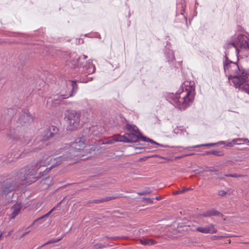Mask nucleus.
<instances>
[{
    "mask_svg": "<svg viewBox=\"0 0 249 249\" xmlns=\"http://www.w3.org/2000/svg\"><path fill=\"white\" fill-rule=\"evenodd\" d=\"M85 135L82 138L77 139L71 145H67L65 147L64 152L62 156L53 158L47 155L42 157V159L36 163H34L30 167H25L20 170L18 173L15 180L12 181L11 179H7L3 187V192L8 194L12 191L16 187V184L20 181H26L27 183H31L36 181V173L37 170L42 166L51 164L44 171V175L52 168L59 165L62 160H69L74 157H81L88 152V144L84 142ZM44 175V174H43Z\"/></svg>",
    "mask_w": 249,
    "mask_h": 249,
    "instance_id": "1",
    "label": "nucleus"
},
{
    "mask_svg": "<svg viewBox=\"0 0 249 249\" xmlns=\"http://www.w3.org/2000/svg\"><path fill=\"white\" fill-rule=\"evenodd\" d=\"M225 57L223 67L230 84L249 95V84H246L249 80L248 71L238 63L229 59L226 55Z\"/></svg>",
    "mask_w": 249,
    "mask_h": 249,
    "instance_id": "2",
    "label": "nucleus"
},
{
    "mask_svg": "<svg viewBox=\"0 0 249 249\" xmlns=\"http://www.w3.org/2000/svg\"><path fill=\"white\" fill-rule=\"evenodd\" d=\"M196 95L195 83L193 81H185L177 92H168L164 94L165 98L175 107L184 110L193 103Z\"/></svg>",
    "mask_w": 249,
    "mask_h": 249,
    "instance_id": "3",
    "label": "nucleus"
},
{
    "mask_svg": "<svg viewBox=\"0 0 249 249\" xmlns=\"http://www.w3.org/2000/svg\"><path fill=\"white\" fill-rule=\"evenodd\" d=\"M87 58V56L85 55L77 56V54L73 53L70 54V59L67 61H69L71 66L73 67H82V76L84 77L93 73L95 71V67L92 64V61L90 60L86 61Z\"/></svg>",
    "mask_w": 249,
    "mask_h": 249,
    "instance_id": "4",
    "label": "nucleus"
},
{
    "mask_svg": "<svg viewBox=\"0 0 249 249\" xmlns=\"http://www.w3.org/2000/svg\"><path fill=\"white\" fill-rule=\"evenodd\" d=\"M67 85L70 88H71V91L67 92L66 94H60L56 95L53 98H49L47 101V105L49 107H56L61 104L62 99L73 96L77 92L78 86L75 81L69 80L67 82Z\"/></svg>",
    "mask_w": 249,
    "mask_h": 249,
    "instance_id": "5",
    "label": "nucleus"
},
{
    "mask_svg": "<svg viewBox=\"0 0 249 249\" xmlns=\"http://www.w3.org/2000/svg\"><path fill=\"white\" fill-rule=\"evenodd\" d=\"M65 118L67 123V130H75L82 126L81 115L78 112L73 110L68 111L65 113Z\"/></svg>",
    "mask_w": 249,
    "mask_h": 249,
    "instance_id": "6",
    "label": "nucleus"
},
{
    "mask_svg": "<svg viewBox=\"0 0 249 249\" xmlns=\"http://www.w3.org/2000/svg\"><path fill=\"white\" fill-rule=\"evenodd\" d=\"M235 41L230 43L236 48L237 56L242 54L244 51H249V38L247 35L238 34Z\"/></svg>",
    "mask_w": 249,
    "mask_h": 249,
    "instance_id": "7",
    "label": "nucleus"
},
{
    "mask_svg": "<svg viewBox=\"0 0 249 249\" xmlns=\"http://www.w3.org/2000/svg\"><path fill=\"white\" fill-rule=\"evenodd\" d=\"M7 135L12 140L19 141L23 144L29 143L31 140V136L23 131V129L19 126L11 128Z\"/></svg>",
    "mask_w": 249,
    "mask_h": 249,
    "instance_id": "8",
    "label": "nucleus"
},
{
    "mask_svg": "<svg viewBox=\"0 0 249 249\" xmlns=\"http://www.w3.org/2000/svg\"><path fill=\"white\" fill-rule=\"evenodd\" d=\"M58 128L53 125L50 126L46 129L37 138L36 142L35 141V145L39 144L37 147L34 149L35 151L41 149L44 146V145L42 144L43 142L53 137L58 133Z\"/></svg>",
    "mask_w": 249,
    "mask_h": 249,
    "instance_id": "9",
    "label": "nucleus"
},
{
    "mask_svg": "<svg viewBox=\"0 0 249 249\" xmlns=\"http://www.w3.org/2000/svg\"><path fill=\"white\" fill-rule=\"evenodd\" d=\"M104 128L100 125L92 126L89 129L87 128L84 130V133L85 136L88 134V136L91 137H100L103 134Z\"/></svg>",
    "mask_w": 249,
    "mask_h": 249,
    "instance_id": "10",
    "label": "nucleus"
},
{
    "mask_svg": "<svg viewBox=\"0 0 249 249\" xmlns=\"http://www.w3.org/2000/svg\"><path fill=\"white\" fill-rule=\"evenodd\" d=\"M138 134H135L134 133H126L123 136H120V142H136L139 140H141V136H142L140 132L138 133Z\"/></svg>",
    "mask_w": 249,
    "mask_h": 249,
    "instance_id": "11",
    "label": "nucleus"
},
{
    "mask_svg": "<svg viewBox=\"0 0 249 249\" xmlns=\"http://www.w3.org/2000/svg\"><path fill=\"white\" fill-rule=\"evenodd\" d=\"M33 121V117L28 110L25 109L23 110L21 114L18 119V123L21 125L27 123L29 124Z\"/></svg>",
    "mask_w": 249,
    "mask_h": 249,
    "instance_id": "12",
    "label": "nucleus"
},
{
    "mask_svg": "<svg viewBox=\"0 0 249 249\" xmlns=\"http://www.w3.org/2000/svg\"><path fill=\"white\" fill-rule=\"evenodd\" d=\"M194 231L205 234H213L216 233L217 231V229L215 228L214 225L213 224L205 227H198L196 228Z\"/></svg>",
    "mask_w": 249,
    "mask_h": 249,
    "instance_id": "13",
    "label": "nucleus"
},
{
    "mask_svg": "<svg viewBox=\"0 0 249 249\" xmlns=\"http://www.w3.org/2000/svg\"><path fill=\"white\" fill-rule=\"evenodd\" d=\"M164 52L166 60L169 62V63H173L176 60L173 51L169 48H166Z\"/></svg>",
    "mask_w": 249,
    "mask_h": 249,
    "instance_id": "14",
    "label": "nucleus"
},
{
    "mask_svg": "<svg viewBox=\"0 0 249 249\" xmlns=\"http://www.w3.org/2000/svg\"><path fill=\"white\" fill-rule=\"evenodd\" d=\"M21 208L22 206L20 203H17L14 205L11 208L12 211L11 218L13 219L15 218L20 212Z\"/></svg>",
    "mask_w": 249,
    "mask_h": 249,
    "instance_id": "15",
    "label": "nucleus"
},
{
    "mask_svg": "<svg viewBox=\"0 0 249 249\" xmlns=\"http://www.w3.org/2000/svg\"><path fill=\"white\" fill-rule=\"evenodd\" d=\"M201 215L204 217H210L212 216L221 215V213L215 209H211L203 213Z\"/></svg>",
    "mask_w": 249,
    "mask_h": 249,
    "instance_id": "16",
    "label": "nucleus"
},
{
    "mask_svg": "<svg viewBox=\"0 0 249 249\" xmlns=\"http://www.w3.org/2000/svg\"><path fill=\"white\" fill-rule=\"evenodd\" d=\"M140 242L142 245L151 246L155 244L157 242L153 239L142 237L140 239Z\"/></svg>",
    "mask_w": 249,
    "mask_h": 249,
    "instance_id": "17",
    "label": "nucleus"
},
{
    "mask_svg": "<svg viewBox=\"0 0 249 249\" xmlns=\"http://www.w3.org/2000/svg\"><path fill=\"white\" fill-rule=\"evenodd\" d=\"M141 140L143 142H149L151 144H155L156 145H159V146H161L163 147H168V146H167V145H164L162 144H160L155 142L154 140H153L151 139H149L148 138H147L146 137L144 136H141Z\"/></svg>",
    "mask_w": 249,
    "mask_h": 249,
    "instance_id": "18",
    "label": "nucleus"
},
{
    "mask_svg": "<svg viewBox=\"0 0 249 249\" xmlns=\"http://www.w3.org/2000/svg\"><path fill=\"white\" fill-rule=\"evenodd\" d=\"M217 144H218L217 143H205V144H200L197 145H193L192 146H188L187 147H182L183 148H186V149H194L195 148H197V147H200L202 146H213L216 145Z\"/></svg>",
    "mask_w": 249,
    "mask_h": 249,
    "instance_id": "19",
    "label": "nucleus"
},
{
    "mask_svg": "<svg viewBox=\"0 0 249 249\" xmlns=\"http://www.w3.org/2000/svg\"><path fill=\"white\" fill-rule=\"evenodd\" d=\"M186 7V4H185V0H181L180 3L177 4V7L178 8H180V14L183 16L184 18H185V20H186V18L184 16V9Z\"/></svg>",
    "mask_w": 249,
    "mask_h": 249,
    "instance_id": "20",
    "label": "nucleus"
},
{
    "mask_svg": "<svg viewBox=\"0 0 249 249\" xmlns=\"http://www.w3.org/2000/svg\"><path fill=\"white\" fill-rule=\"evenodd\" d=\"M233 142H234V144L240 145L244 144L246 142H249V141L247 139H242V138H236L233 139Z\"/></svg>",
    "mask_w": 249,
    "mask_h": 249,
    "instance_id": "21",
    "label": "nucleus"
},
{
    "mask_svg": "<svg viewBox=\"0 0 249 249\" xmlns=\"http://www.w3.org/2000/svg\"><path fill=\"white\" fill-rule=\"evenodd\" d=\"M126 128L129 131H133L134 132L139 133V132H140L138 127L133 124H127L126 125Z\"/></svg>",
    "mask_w": 249,
    "mask_h": 249,
    "instance_id": "22",
    "label": "nucleus"
},
{
    "mask_svg": "<svg viewBox=\"0 0 249 249\" xmlns=\"http://www.w3.org/2000/svg\"><path fill=\"white\" fill-rule=\"evenodd\" d=\"M217 143L218 144H223L225 145V146L227 147H232L234 145L233 140L231 141H219L217 142Z\"/></svg>",
    "mask_w": 249,
    "mask_h": 249,
    "instance_id": "23",
    "label": "nucleus"
},
{
    "mask_svg": "<svg viewBox=\"0 0 249 249\" xmlns=\"http://www.w3.org/2000/svg\"><path fill=\"white\" fill-rule=\"evenodd\" d=\"M111 199H112L111 197H106L105 198H103L102 199H95L93 201V202H94L95 203H102V202H104L105 201H107L108 200H110Z\"/></svg>",
    "mask_w": 249,
    "mask_h": 249,
    "instance_id": "24",
    "label": "nucleus"
},
{
    "mask_svg": "<svg viewBox=\"0 0 249 249\" xmlns=\"http://www.w3.org/2000/svg\"><path fill=\"white\" fill-rule=\"evenodd\" d=\"M120 142V137L117 138H114V139H111L109 140H107L106 142H103V144H110L113 143V142Z\"/></svg>",
    "mask_w": 249,
    "mask_h": 249,
    "instance_id": "25",
    "label": "nucleus"
},
{
    "mask_svg": "<svg viewBox=\"0 0 249 249\" xmlns=\"http://www.w3.org/2000/svg\"><path fill=\"white\" fill-rule=\"evenodd\" d=\"M224 176L225 177H232V178H239V177H242L244 176L243 175L237 174H225Z\"/></svg>",
    "mask_w": 249,
    "mask_h": 249,
    "instance_id": "26",
    "label": "nucleus"
},
{
    "mask_svg": "<svg viewBox=\"0 0 249 249\" xmlns=\"http://www.w3.org/2000/svg\"><path fill=\"white\" fill-rule=\"evenodd\" d=\"M92 78L91 77H87L86 78H83V79L81 80V82L82 83H87L89 81L92 80Z\"/></svg>",
    "mask_w": 249,
    "mask_h": 249,
    "instance_id": "27",
    "label": "nucleus"
},
{
    "mask_svg": "<svg viewBox=\"0 0 249 249\" xmlns=\"http://www.w3.org/2000/svg\"><path fill=\"white\" fill-rule=\"evenodd\" d=\"M227 194V192L224 190H220L218 192V195L220 196H223Z\"/></svg>",
    "mask_w": 249,
    "mask_h": 249,
    "instance_id": "28",
    "label": "nucleus"
},
{
    "mask_svg": "<svg viewBox=\"0 0 249 249\" xmlns=\"http://www.w3.org/2000/svg\"><path fill=\"white\" fill-rule=\"evenodd\" d=\"M212 154L217 156H221L222 155L221 152L217 151H212Z\"/></svg>",
    "mask_w": 249,
    "mask_h": 249,
    "instance_id": "29",
    "label": "nucleus"
},
{
    "mask_svg": "<svg viewBox=\"0 0 249 249\" xmlns=\"http://www.w3.org/2000/svg\"><path fill=\"white\" fill-rule=\"evenodd\" d=\"M56 208V207H54L50 211H49L47 213L45 214V216H46V217H48L49 215H50L51 213L54 211Z\"/></svg>",
    "mask_w": 249,
    "mask_h": 249,
    "instance_id": "30",
    "label": "nucleus"
},
{
    "mask_svg": "<svg viewBox=\"0 0 249 249\" xmlns=\"http://www.w3.org/2000/svg\"><path fill=\"white\" fill-rule=\"evenodd\" d=\"M178 148L180 149L179 151L182 152L183 150L186 149V148H183L182 147H184L183 146H172V148ZM188 150H191L192 149H188Z\"/></svg>",
    "mask_w": 249,
    "mask_h": 249,
    "instance_id": "31",
    "label": "nucleus"
},
{
    "mask_svg": "<svg viewBox=\"0 0 249 249\" xmlns=\"http://www.w3.org/2000/svg\"><path fill=\"white\" fill-rule=\"evenodd\" d=\"M45 217H46V216H45V214L42 215V216L40 217L39 218L36 219V220H35L33 223V224H35L36 222H37L38 221H39V220L41 219H43Z\"/></svg>",
    "mask_w": 249,
    "mask_h": 249,
    "instance_id": "32",
    "label": "nucleus"
},
{
    "mask_svg": "<svg viewBox=\"0 0 249 249\" xmlns=\"http://www.w3.org/2000/svg\"><path fill=\"white\" fill-rule=\"evenodd\" d=\"M146 202L148 203H149V204H152L153 202V201L152 199H151V198H144Z\"/></svg>",
    "mask_w": 249,
    "mask_h": 249,
    "instance_id": "33",
    "label": "nucleus"
},
{
    "mask_svg": "<svg viewBox=\"0 0 249 249\" xmlns=\"http://www.w3.org/2000/svg\"><path fill=\"white\" fill-rule=\"evenodd\" d=\"M8 113H10V115L14 113V110L12 108H9L8 109Z\"/></svg>",
    "mask_w": 249,
    "mask_h": 249,
    "instance_id": "34",
    "label": "nucleus"
},
{
    "mask_svg": "<svg viewBox=\"0 0 249 249\" xmlns=\"http://www.w3.org/2000/svg\"><path fill=\"white\" fill-rule=\"evenodd\" d=\"M149 193H150V191H143V192H140L139 193V194L141 195H144V194H148Z\"/></svg>",
    "mask_w": 249,
    "mask_h": 249,
    "instance_id": "35",
    "label": "nucleus"
},
{
    "mask_svg": "<svg viewBox=\"0 0 249 249\" xmlns=\"http://www.w3.org/2000/svg\"><path fill=\"white\" fill-rule=\"evenodd\" d=\"M194 154H195L194 153H191V154H185V155L181 156V157H184L192 156V155H194Z\"/></svg>",
    "mask_w": 249,
    "mask_h": 249,
    "instance_id": "36",
    "label": "nucleus"
},
{
    "mask_svg": "<svg viewBox=\"0 0 249 249\" xmlns=\"http://www.w3.org/2000/svg\"><path fill=\"white\" fill-rule=\"evenodd\" d=\"M189 189H190L189 188L183 189L182 190H179V193H182L184 192L185 191H186V190H188Z\"/></svg>",
    "mask_w": 249,
    "mask_h": 249,
    "instance_id": "37",
    "label": "nucleus"
},
{
    "mask_svg": "<svg viewBox=\"0 0 249 249\" xmlns=\"http://www.w3.org/2000/svg\"><path fill=\"white\" fill-rule=\"evenodd\" d=\"M212 151H207V152H206L204 154L210 155V154H212Z\"/></svg>",
    "mask_w": 249,
    "mask_h": 249,
    "instance_id": "38",
    "label": "nucleus"
},
{
    "mask_svg": "<svg viewBox=\"0 0 249 249\" xmlns=\"http://www.w3.org/2000/svg\"><path fill=\"white\" fill-rule=\"evenodd\" d=\"M56 242L55 241H49L47 243H46L45 244H50V243H54Z\"/></svg>",
    "mask_w": 249,
    "mask_h": 249,
    "instance_id": "39",
    "label": "nucleus"
},
{
    "mask_svg": "<svg viewBox=\"0 0 249 249\" xmlns=\"http://www.w3.org/2000/svg\"><path fill=\"white\" fill-rule=\"evenodd\" d=\"M206 171H210V172H213L214 170L213 169H209L206 170Z\"/></svg>",
    "mask_w": 249,
    "mask_h": 249,
    "instance_id": "40",
    "label": "nucleus"
},
{
    "mask_svg": "<svg viewBox=\"0 0 249 249\" xmlns=\"http://www.w3.org/2000/svg\"><path fill=\"white\" fill-rule=\"evenodd\" d=\"M157 200H160V197H159V196H157L156 198H155Z\"/></svg>",
    "mask_w": 249,
    "mask_h": 249,
    "instance_id": "41",
    "label": "nucleus"
},
{
    "mask_svg": "<svg viewBox=\"0 0 249 249\" xmlns=\"http://www.w3.org/2000/svg\"><path fill=\"white\" fill-rule=\"evenodd\" d=\"M181 193H179V191H177V192L175 193V194H181Z\"/></svg>",
    "mask_w": 249,
    "mask_h": 249,
    "instance_id": "42",
    "label": "nucleus"
},
{
    "mask_svg": "<svg viewBox=\"0 0 249 249\" xmlns=\"http://www.w3.org/2000/svg\"><path fill=\"white\" fill-rule=\"evenodd\" d=\"M28 231H27V232H26L24 233L23 234V236H25V235H26V234H27V233H28Z\"/></svg>",
    "mask_w": 249,
    "mask_h": 249,
    "instance_id": "43",
    "label": "nucleus"
},
{
    "mask_svg": "<svg viewBox=\"0 0 249 249\" xmlns=\"http://www.w3.org/2000/svg\"><path fill=\"white\" fill-rule=\"evenodd\" d=\"M196 4H198V2L197 1V0H196Z\"/></svg>",
    "mask_w": 249,
    "mask_h": 249,
    "instance_id": "44",
    "label": "nucleus"
}]
</instances>
